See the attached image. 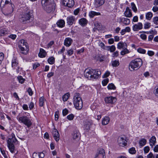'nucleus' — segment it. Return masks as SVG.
I'll use <instances>...</instances> for the list:
<instances>
[{
  "label": "nucleus",
  "instance_id": "obj_51",
  "mask_svg": "<svg viewBox=\"0 0 158 158\" xmlns=\"http://www.w3.org/2000/svg\"><path fill=\"white\" fill-rule=\"evenodd\" d=\"M153 22L155 24H158V17L156 16L153 18Z\"/></svg>",
  "mask_w": 158,
  "mask_h": 158
},
{
  "label": "nucleus",
  "instance_id": "obj_34",
  "mask_svg": "<svg viewBox=\"0 0 158 158\" xmlns=\"http://www.w3.org/2000/svg\"><path fill=\"white\" fill-rule=\"evenodd\" d=\"M10 3H12L11 0H2L1 2V5H4L5 6H6Z\"/></svg>",
  "mask_w": 158,
  "mask_h": 158
},
{
  "label": "nucleus",
  "instance_id": "obj_11",
  "mask_svg": "<svg viewBox=\"0 0 158 158\" xmlns=\"http://www.w3.org/2000/svg\"><path fill=\"white\" fill-rule=\"evenodd\" d=\"M105 151L102 148L99 149L95 155L94 158H105Z\"/></svg>",
  "mask_w": 158,
  "mask_h": 158
},
{
  "label": "nucleus",
  "instance_id": "obj_40",
  "mask_svg": "<svg viewBox=\"0 0 158 158\" xmlns=\"http://www.w3.org/2000/svg\"><path fill=\"white\" fill-rule=\"evenodd\" d=\"M146 140L145 139H142L139 141V144L140 146L143 147L146 144Z\"/></svg>",
  "mask_w": 158,
  "mask_h": 158
},
{
  "label": "nucleus",
  "instance_id": "obj_30",
  "mask_svg": "<svg viewBox=\"0 0 158 158\" xmlns=\"http://www.w3.org/2000/svg\"><path fill=\"white\" fill-rule=\"evenodd\" d=\"M110 121V118L108 116H105L103 118L102 121V124L105 125L107 124Z\"/></svg>",
  "mask_w": 158,
  "mask_h": 158
},
{
  "label": "nucleus",
  "instance_id": "obj_23",
  "mask_svg": "<svg viewBox=\"0 0 158 158\" xmlns=\"http://www.w3.org/2000/svg\"><path fill=\"white\" fill-rule=\"evenodd\" d=\"M88 22L87 20L85 18H81L79 20V24L82 27H84L86 25Z\"/></svg>",
  "mask_w": 158,
  "mask_h": 158
},
{
  "label": "nucleus",
  "instance_id": "obj_17",
  "mask_svg": "<svg viewBox=\"0 0 158 158\" xmlns=\"http://www.w3.org/2000/svg\"><path fill=\"white\" fill-rule=\"evenodd\" d=\"M133 30L134 31H137L143 28V24L141 23H139L133 26Z\"/></svg>",
  "mask_w": 158,
  "mask_h": 158
},
{
  "label": "nucleus",
  "instance_id": "obj_44",
  "mask_svg": "<svg viewBox=\"0 0 158 158\" xmlns=\"http://www.w3.org/2000/svg\"><path fill=\"white\" fill-rule=\"evenodd\" d=\"M107 88L109 89H115L116 87L113 84L110 83L108 85Z\"/></svg>",
  "mask_w": 158,
  "mask_h": 158
},
{
  "label": "nucleus",
  "instance_id": "obj_38",
  "mask_svg": "<svg viewBox=\"0 0 158 158\" xmlns=\"http://www.w3.org/2000/svg\"><path fill=\"white\" fill-rule=\"evenodd\" d=\"M130 52V51L127 49V48L123 49L121 52L120 54L122 56H124L126 54H128Z\"/></svg>",
  "mask_w": 158,
  "mask_h": 158
},
{
  "label": "nucleus",
  "instance_id": "obj_19",
  "mask_svg": "<svg viewBox=\"0 0 158 158\" xmlns=\"http://www.w3.org/2000/svg\"><path fill=\"white\" fill-rule=\"evenodd\" d=\"M73 42L72 39L69 38H66L64 41V45L67 47L70 46Z\"/></svg>",
  "mask_w": 158,
  "mask_h": 158
},
{
  "label": "nucleus",
  "instance_id": "obj_15",
  "mask_svg": "<svg viewBox=\"0 0 158 158\" xmlns=\"http://www.w3.org/2000/svg\"><path fill=\"white\" fill-rule=\"evenodd\" d=\"M94 71L92 73V80L98 78L101 74V72L99 69H93Z\"/></svg>",
  "mask_w": 158,
  "mask_h": 158
},
{
  "label": "nucleus",
  "instance_id": "obj_42",
  "mask_svg": "<svg viewBox=\"0 0 158 158\" xmlns=\"http://www.w3.org/2000/svg\"><path fill=\"white\" fill-rule=\"evenodd\" d=\"M17 79L19 82L21 84L23 83L25 81V79L23 78L21 76H18Z\"/></svg>",
  "mask_w": 158,
  "mask_h": 158
},
{
  "label": "nucleus",
  "instance_id": "obj_32",
  "mask_svg": "<svg viewBox=\"0 0 158 158\" xmlns=\"http://www.w3.org/2000/svg\"><path fill=\"white\" fill-rule=\"evenodd\" d=\"M45 99H44V97H41L39 98V106L40 107H42L44 106V104Z\"/></svg>",
  "mask_w": 158,
  "mask_h": 158
},
{
  "label": "nucleus",
  "instance_id": "obj_13",
  "mask_svg": "<svg viewBox=\"0 0 158 158\" xmlns=\"http://www.w3.org/2000/svg\"><path fill=\"white\" fill-rule=\"evenodd\" d=\"M63 4L64 6L71 8L74 5V2L73 0H63Z\"/></svg>",
  "mask_w": 158,
  "mask_h": 158
},
{
  "label": "nucleus",
  "instance_id": "obj_37",
  "mask_svg": "<svg viewBox=\"0 0 158 158\" xmlns=\"http://www.w3.org/2000/svg\"><path fill=\"white\" fill-rule=\"evenodd\" d=\"M55 58L53 56L49 57L48 60V62L51 64H54L55 63Z\"/></svg>",
  "mask_w": 158,
  "mask_h": 158
},
{
  "label": "nucleus",
  "instance_id": "obj_64",
  "mask_svg": "<svg viewBox=\"0 0 158 158\" xmlns=\"http://www.w3.org/2000/svg\"><path fill=\"white\" fill-rule=\"evenodd\" d=\"M148 158H155V157L153 156L152 152H150L147 156Z\"/></svg>",
  "mask_w": 158,
  "mask_h": 158
},
{
  "label": "nucleus",
  "instance_id": "obj_43",
  "mask_svg": "<svg viewBox=\"0 0 158 158\" xmlns=\"http://www.w3.org/2000/svg\"><path fill=\"white\" fill-rule=\"evenodd\" d=\"M1 152L2 153V154L3 156L5 158H8V156L7 155V153L4 150L2 149V148H0Z\"/></svg>",
  "mask_w": 158,
  "mask_h": 158
},
{
  "label": "nucleus",
  "instance_id": "obj_36",
  "mask_svg": "<svg viewBox=\"0 0 158 158\" xmlns=\"http://www.w3.org/2000/svg\"><path fill=\"white\" fill-rule=\"evenodd\" d=\"M70 96V94L69 93H67L65 94L62 97L63 100L64 102L66 101Z\"/></svg>",
  "mask_w": 158,
  "mask_h": 158
},
{
  "label": "nucleus",
  "instance_id": "obj_60",
  "mask_svg": "<svg viewBox=\"0 0 158 158\" xmlns=\"http://www.w3.org/2000/svg\"><path fill=\"white\" fill-rule=\"evenodd\" d=\"M110 74V73L108 71H107L106 72V73H104L103 75L102 76L103 78H106L107 77L109 76Z\"/></svg>",
  "mask_w": 158,
  "mask_h": 158
},
{
  "label": "nucleus",
  "instance_id": "obj_1",
  "mask_svg": "<svg viewBox=\"0 0 158 158\" xmlns=\"http://www.w3.org/2000/svg\"><path fill=\"white\" fill-rule=\"evenodd\" d=\"M32 16V13L31 11L28 8H26L24 11L20 16V20L23 23H29Z\"/></svg>",
  "mask_w": 158,
  "mask_h": 158
},
{
  "label": "nucleus",
  "instance_id": "obj_35",
  "mask_svg": "<svg viewBox=\"0 0 158 158\" xmlns=\"http://www.w3.org/2000/svg\"><path fill=\"white\" fill-rule=\"evenodd\" d=\"M153 16L152 13L150 12H148L146 14V18L147 20H150Z\"/></svg>",
  "mask_w": 158,
  "mask_h": 158
},
{
  "label": "nucleus",
  "instance_id": "obj_27",
  "mask_svg": "<svg viewBox=\"0 0 158 158\" xmlns=\"http://www.w3.org/2000/svg\"><path fill=\"white\" fill-rule=\"evenodd\" d=\"M127 47V45L125 43L120 42L117 44V48L119 49L122 48L123 49Z\"/></svg>",
  "mask_w": 158,
  "mask_h": 158
},
{
  "label": "nucleus",
  "instance_id": "obj_29",
  "mask_svg": "<svg viewBox=\"0 0 158 158\" xmlns=\"http://www.w3.org/2000/svg\"><path fill=\"white\" fill-rule=\"evenodd\" d=\"M100 15V13L97 12L93 11H91L89 13V16L90 18H93L95 15Z\"/></svg>",
  "mask_w": 158,
  "mask_h": 158
},
{
  "label": "nucleus",
  "instance_id": "obj_45",
  "mask_svg": "<svg viewBox=\"0 0 158 158\" xmlns=\"http://www.w3.org/2000/svg\"><path fill=\"white\" fill-rule=\"evenodd\" d=\"M137 51L140 53L143 54H145L146 52V51L145 50L141 48H139L137 49Z\"/></svg>",
  "mask_w": 158,
  "mask_h": 158
},
{
  "label": "nucleus",
  "instance_id": "obj_56",
  "mask_svg": "<svg viewBox=\"0 0 158 158\" xmlns=\"http://www.w3.org/2000/svg\"><path fill=\"white\" fill-rule=\"evenodd\" d=\"M34 104L33 102H31L29 105V108L30 110H32L34 107Z\"/></svg>",
  "mask_w": 158,
  "mask_h": 158
},
{
  "label": "nucleus",
  "instance_id": "obj_5",
  "mask_svg": "<svg viewBox=\"0 0 158 158\" xmlns=\"http://www.w3.org/2000/svg\"><path fill=\"white\" fill-rule=\"evenodd\" d=\"M19 48L20 50V52L23 54L27 53L29 49L28 44L25 40H22L19 43Z\"/></svg>",
  "mask_w": 158,
  "mask_h": 158
},
{
  "label": "nucleus",
  "instance_id": "obj_12",
  "mask_svg": "<svg viewBox=\"0 0 158 158\" xmlns=\"http://www.w3.org/2000/svg\"><path fill=\"white\" fill-rule=\"evenodd\" d=\"M44 9L48 13H49L53 11L55 8V5L54 3L43 7Z\"/></svg>",
  "mask_w": 158,
  "mask_h": 158
},
{
  "label": "nucleus",
  "instance_id": "obj_62",
  "mask_svg": "<svg viewBox=\"0 0 158 158\" xmlns=\"http://www.w3.org/2000/svg\"><path fill=\"white\" fill-rule=\"evenodd\" d=\"M27 92L29 94L30 96H32L33 94V92L32 90L30 88H28Z\"/></svg>",
  "mask_w": 158,
  "mask_h": 158
},
{
  "label": "nucleus",
  "instance_id": "obj_61",
  "mask_svg": "<svg viewBox=\"0 0 158 158\" xmlns=\"http://www.w3.org/2000/svg\"><path fill=\"white\" fill-rule=\"evenodd\" d=\"M154 52L152 51H148L147 54L150 56H152L154 55Z\"/></svg>",
  "mask_w": 158,
  "mask_h": 158
},
{
  "label": "nucleus",
  "instance_id": "obj_3",
  "mask_svg": "<svg viewBox=\"0 0 158 158\" xmlns=\"http://www.w3.org/2000/svg\"><path fill=\"white\" fill-rule=\"evenodd\" d=\"M73 104L75 108L78 110H81L83 107V101L80 97V94L75 93L73 98Z\"/></svg>",
  "mask_w": 158,
  "mask_h": 158
},
{
  "label": "nucleus",
  "instance_id": "obj_25",
  "mask_svg": "<svg viewBox=\"0 0 158 158\" xmlns=\"http://www.w3.org/2000/svg\"><path fill=\"white\" fill-rule=\"evenodd\" d=\"M124 14L125 16L127 17L130 18L132 16V14L131 12V10L129 9L128 7L126 8Z\"/></svg>",
  "mask_w": 158,
  "mask_h": 158
},
{
  "label": "nucleus",
  "instance_id": "obj_54",
  "mask_svg": "<svg viewBox=\"0 0 158 158\" xmlns=\"http://www.w3.org/2000/svg\"><path fill=\"white\" fill-rule=\"evenodd\" d=\"M140 37L143 40H146L147 38V35L144 34H141L140 35Z\"/></svg>",
  "mask_w": 158,
  "mask_h": 158
},
{
  "label": "nucleus",
  "instance_id": "obj_58",
  "mask_svg": "<svg viewBox=\"0 0 158 158\" xmlns=\"http://www.w3.org/2000/svg\"><path fill=\"white\" fill-rule=\"evenodd\" d=\"M68 113V110L67 109H65L62 111V114L64 116H66Z\"/></svg>",
  "mask_w": 158,
  "mask_h": 158
},
{
  "label": "nucleus",
  "instance_id": "obj_57",
  "mask_svg": "<svg viewBox=\"0 0 158 158\" xmlns=\"http://www.w3.org/2000/svg\"><path fill=\"white\" fill-rule=\"evenodd\" d=\"M116 49V48L114 45H112L110 46V51L111 52H114Z\"/></svg>",
  "mask_w": 158,
  "mask_h": 158
},
{
  "label": "nucleus",
  "instance_id": "obj_48",
  "mask_svg": "<svg viewBox=\"0 0 158 158\" xmlns=\"http://www.w3.org/2000/svg\"><path fill=\"white\" fill-rule=\"evenodd\" d=\"M131 5L132 9L135 12H136L137 11V9L135 4L133 2H132Z\"/></svg>",
  "mask_w": 158,
  "mask_h": 158
},
{
  "label": "nucleus",
  "instance_id": "obj_52",
  "mask_svg": "<svg viewBox=\"0 0 158 158\" xmlns=\"http://www.w3.org/2000/svg\"><path fill=\"white\" fill-rule=\"evenodd\" d=\"M109 81V79L108 78H106L104 79L102 81V85L105 86H106L108 83Z\"/></svg>",
  "mask_w": 158,
  "mask_h": 158
},
{
  "label": "nucleus",
  "instance_id": "obj_41",
  "mask_svg": "<svg viewBox=\"0 0 158 158\" xmlns=\"http://www.w3.org/2000/svg\"><path fill=\"white\" fill-rule=\"evenodd\" d=\"M111 64L113 67H116L119 64L118 60H115L111 62Z\"/></svg>",
  "mask_w": 158,
  "mask_h": 158
},
{
  "label": "nucleus",
  "instance_id": "obj_47",
  "mask_svg": "<svg viewBox=\"0 0 158 158\" xmlns=\"http://www.w3.org/2000/svg\"><path fill=\"white\" fill-rule=\"evenodd\" d=\"M73 50L72 48L67 50V54L69 56H71L73 53Z\"/></svg>",
  "mask_w": 158,
  "mask_h": 158
},
{
  "label": "nucleus",
  "instance_id": "obj_21",
  "mask_svg": "<svg viewBox=\"0 0 158 158\" xmlns=\"http://www.w3.org/2000/svg\"><path fill=\"white\" fill-rule=\"evenodd\" d=\"M67 23L69 25H72L75 21V18L73 16H70L68 17L67 19Z\"/></svg>",
  "mask_w": 158,
  "mask_h": 158
},
{
  "label": "nucleus",
  "instance_id": "obj_26",
  "mask_svg": "<svg viewBox=\"0 0 158 158\" xmlns=\"http://www.w3.org/2000/svg\"><path fill=\"white\" fill-rule=\"evenodd\" d=\"M47 53L45 51L43 48H40V52L38 54V56L40 58H44L45 57Z\"/></svg>",
  "mask_w": 158,
  "mask_h": 158
},
{
  "label": "nucleus",
  "instance_id": "obj_9",
  "mask_svg": "<svg viewBox=\"0 0 158 158\" xmlns=\"http://www.w3.org/2000/svg\"><path fill=\"white\" fill-rule=\"evenodd\" d=\"M93 71V69H86L84 72V76L89 80H93L92 77Z\"/></svg>",
  "mask_w": 158,
  "mask_h": 158
},
{
  "label": "nucleus",
  "instance_id": "obj_10",
  "mask_svg": "<svg viewBox=\"0 0 158 158\" xmlns=\"http://www.w3.org/2000/svg\"><path fill=\"white\" fill-rule=\"evenodd\" d=\"M117 100L116 98L112 96L106 97L104 98V101L106 103L113 104Z\"/></svg>",
  "mask_w": 158,
  "mask_h": 158
},
{
  "label": "nucleus",
  "instance_id": "obj_7",
  "mask_svg": "<svg viewBox=\"0 0 158 158\" xmlns=\"http://www.w3.org/2000/svg\"><path fill=\"white\" fill-rule=\"evenodd\" d=\"M5 6L6 8L4 11L3 14L6 16H11L14 10V5L12 3H10Z\"/></svg>",
  "mask_w": 158,
  "mask_h": 158
},
{
  "label": "nucleus",
  "instance_id": "obj_50",
  "mask_svg": "<svg viewBox=\"0 0 158 158\" xmlns=\"http://www.w3.org/2000/svg\"><path fill=\"white\" fill-rule=\"evenodd\" d=\"M74 117V115L73 114H71L68 115L67 117V118L68 120H71L73 119Z\"/></svg>",
  "mask_w": 158,
  "mask_h": 158
},
{
  "label": "nucleus",
  "instance_id": "obj_46",
  "mask_svg": "<svg viewBox=\"0 0 158 158\" xmlns=\"http://www.w3.org/2000/svg\"><path fill=\"white\" fill-rule=\"evenodd\" d=\"M129 152L131 154H135L136 152V151L134 147H132L129 149Z\"/></svg>",
  "mask_w": 158,
  "mask_h": 158
},
{
  "label": "nucleus",
  "instance_id": "obj_6",
  "mask_svg": "<svg viewBox=\"0 0 158 158\" xmlns=\"http://www.w3.org/2000/svg\"><path fill=\"white\" fill-rule=\"evenodd\" d=\"M19 122L22 123L29 127L32 125V123L29 118L26 116H23L19 117L18 118Z\"/></svg>",
  "mask_w": 158,
  "mask_h": 158
},
{
  "label": "nucleus",
  "instance_id": "obj_16",
  "mask_svg": "<svg viewBox=\"0 0 158 158\" xmlns=\"http://www.w3.org/2000/svg\"><path fill=\"white\" fill-rule=\"evenodd\" d=\"M52 134L55 140L57 142L60 139V135L58 131L56 129H54L52 131Z\"/></svg>",
  "mask_w": 158,
  "mask_h": 158
},
{
  "label": "nucleus",
  "instance_id": "obj_18",
  "mask_svg": "<svg viewBox=\"0 0 158 158\" xmlns=\"http://www.w3.org/2000/svg\"><path fill=\"white\" fill-rule=\"evenodd\" d=\"M105 0H94V5L95 7L98 8L102 5L105 3Z\"/></svg>",
  "mask_w": 158,
  "mask_h": 158
},
{
  "label": "nucleus",
  "instance_id": "obj_20",
  "mask_svg": "<svg viewBox=\"0 0 158 158\" xmlns=\"http://www.w3.org/2000/svg\"><path fill=\"white\" fill-rule=\"evenodd\" d=\"M53 0H42L41 3L43 7H44L53 3Z\"/></svg>",
  "mask_w": 158,
  "mask_h": 158
},
{
  "label": "nucleus",
  "instance_id": "obj_28",
  "mask_svg": "<svg viewBox=\"0 0 158 158\" xmlns=\"http://www.w3.org/2000/svg\"><path fill=\"white\" fill-rule=\"evenodd\" d=\"M156 139L155 136H152L149 139V143L150 146L152 147L156 143Z\"/></svg>",
  "mask_w": 158,
  "mask_h": 158
},
{
  "label": "nucleus",
  "instance_id": "obj_63",
  "mask_svg": "<svg viewBox=\"0 0 158 158\" xmlns=\"http://www.w3.org/2000/svg\"><path fill=\"white\" fill-rule=\"evenodd\" d=\"M54 74V72H49L48 74L47 75V77L48 78H50L51 77L53 76Z\"/></svg>",
  "mask_w": 158,
  "mask_h": 158
},
{
  "label": "nucleus",
  "instance_id": "obj_55",
  "mask_svg": "<svg viewBox=\"0 0 158 158\" xmlns=\"http://www.w3.org/2000/svg\"><path fill=\"white\" fill-rule=\"evenodd\" d=\"M149 150V147L148 146H146L144 148V151L145 153H148Z\"/></svg>",
  "mask_w": 158,
  "mask_h": 158
},
{
  "label": "nucleus",
  "instance_id": "obj_2",
  "mask_svg": "<svg viewBox=\"0 0 158 158\" xmlns=\"http://www.w3.org/2000/svg\"><path fill=\"white\" fill-rule=\"evenodd\" d=\"M143 64L142 60L137 58L132 60L129 64V69L130 71L137 70L139 69Z\"/></svg>",
  "mask_w": 158,
  "mask_h": 158
},
{
  "label": "nucleus",
  "instance_id": "obj_31",
  "mask_svg": "<svg viewBox=\"0 0 158 158\" xmlns=\"http://www.w3.org/2000/svg\"><path fill=\"white\" fill-rule=\"evenodd\" d=\"M56 24L59 27H62L64 26L65 22L64 20L61 19L59 20L56 23Z\"/></svg>",
  "mask_w": 158,
  "mask_h": 158
},
{
  "label": "nucleus",
  "instance_id": "obj_22",
  "mask_svg": "<svg viewBox=\"0 0 158 158\" xmlns=\"http://www.w3.org/2000/svg\"><path fill=\"white\" fill-rule=\"evenodd\" d=\"M121 22L123 23L125 25H128L130 23V19L124 18H119Z\"/></svg>",
  "mask_w": 158,
  "mask_h": 158
},
{
  "label": "nucleus",
  "instance_id": "obj_14",
  "mask_svg": "<svg viewBox=\"0 0 158 158\" xmlns=\"http://www.w3.org/2000/svg\"><path fill=\"white\" fill-rule=\"evenodd\" d=\"M92 124V122L91 120H86L84 122V128L86 131H88L90 129Z\"/></svg>",
  "mask_w": 158,
  "mask_h": 158
},
{
  "label": "nucleus",
  "instance_id": "obj_53",
  "mask_svg": "<svg viewBox=\"0 0 158 158\" xmlns=\"http://www.w3.org/2000/svg\"><path fill=\"white\" fill-rule=\"evenodd\" d=\"M33 158H39V153L34 152L32 155Z\"/></svg>",
  "mask_w": 158,
  "mask_h": 158
},
{
  "label": "nucleus",
  "instance_id": "obj_33",
  "mask_svg": "<svg viewBox=\"0 0 158 158\" xmlns=\"http://www.w3.org/2000/svg\"><path fill=\"white\" fill-rule=\"evenodd\" d=\"M8 33V31L6 28L0 30V36H4Z\"/></svg>",
  "mask_w": 158,
  "mask_h": 158
},
{
  "label": "nucleus",
  "instance_id": "obj_49",
  "mask_svg": "<svg viewBox=\"0 0 158 158\" xmlns=\"http://www.w3.org/2000/svg\"><path fill=\"white\" fill-rule=\"evenodd\" d=\"M151 27V23H150L147 22L144 24V28L145 29H148Z\"/></svg>",
  "mask_w": 158,
  "mask_h": 158
},
{
  "label": "nucleus",
  "instance_id": "obj_39",
  "mask_svg": "<svg viewBox=\"0 0 158 158\" xmlns=\"http://www.w3.org/2000/svg\"><path fill=\"white\" fill-rule=\"evenodd\" d=\"M18 63L17 62L16 59L14 58L12 61V66L13 68H15L17 66Z\"/></svg>",
  "mask_w": 158,
  "mask_h": 158
},
{
  "label": "nucleus",
  "instance_id": "obj_8",
  "mask_svg": "<svg viewBox=\"0 0 158 158\" xmlns=\"http://www.w3.org/2000/svg\"><path fill=\"white\" fill-rule=\"evenodd\" d=\"M126 137L124 135H122L118 137V143L120 146L124 147L127 145Z\"/></svg>",
  "mask_w": 158,
  "mask_h": 158
},
{
  "label": "nucleus",
  "instance_id": "obj_24",
  "mask_svg": "<svg viewBox=\"0 0 158 158\" xmlns=\"http://www.w3.org/2000/svg\"><path fill=\"white\" fill-rule=\"evenodd\" d=\"M73 138V139H79L80 137V134L79 132L77 131H74L72 134Z\"/></svg>",
  "mask_w": 158,
  "mask_h": 158
},
{
  "label": "nucleus",
  "instance_id": "obj_59",
  "mask_svg": "<svg viewBox=\"0 0 158 158\" xmlns=\"http://www.w3.org/2000/svg\"><path fill=\"white\" fill-rule=\"evenodd\" d=\"M118 52L116 51L112 54V57H117L118 56Z\"/></svg>",
  "mask_w": 158,
  "mask_h": 158
},
{
  "label": "nucleus",
  "instance_id": "obj_4",
  "mask_svg": "<svg viewBox=\"0 0 158 158\" xmlns=\"http://www.w3.org/2000/svg\"><path fill=\"white\" fill-rule=\"evenodd\" d=\"M11 138H9L7 140L8 147L10 152L13 153L15 149L14 145L17 143L18 141L14 133H11Z\"/></svg>",
  "mask_w": 158,
  "mask_h": 158
}]
</instances>
